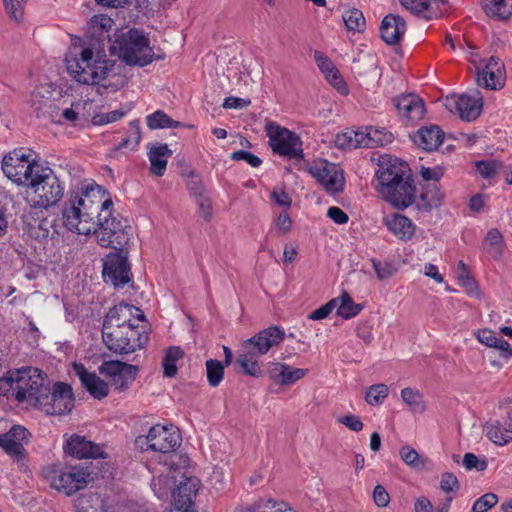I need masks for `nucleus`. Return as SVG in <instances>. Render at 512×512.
I'll use <instances>...</instances> for the list:
<instances>
[{
  "mask_svg": "<svg viewBox=\"0 0 512 512\" xmlns=\"http://www.w3.org/2000/svg\"><path fill=\"white\" fill-rule=\"evenodd\" d=\"M375 175L377 191L392 206L403 210L414 202L416 189L404 161L382 155Z\"/></svg>",
  "mask_w": 512,
  "mask_h": 512,
  "instance_id": "f257e3e1",
  "label": "nucleus"
},
{
  "mask_svg": "<svg viewBox=\"0 0 512 512\" xmlns=\"http://www.w3.org/2000/svg\"><path fill=\"white\" fill-rule=\"evenodd\" d=\"M0 396L12 398L27 407L36 408L41 399H47L48 386L41 370L22 367L9 370L0 378Z\"/></svg>",
  "mask_w": 512,
  "mask_h": 512,
  "instance_id": "f03ea898",
  "label": "nucleus"
},
{
  "mask_svg": "<svg viewBox=\"0 0 512 512\" xmlns=\"http://www.w3.org/2000/svg\"><path fill=\"white\" fill-rule=\"evenodd\" d=\"M109 38L111 54L116 55L129 66L145 67L156 60L164 59L151 46L149 34L138 28L116 30Z\"/></svg>",
  "mask_w": 512,
  "mask_h": 512,
  "instance_id": "7ed1b4c3",
  "label": "nucleus"
},
{
  "mask_svg": "<svg viewBox=\"0 0 512 512\" xmlns=\"http://www.w3.org/2000/svg\"><path fill=\"white\" fill-rule=\"evenodd\" d=\"M93 192L92 184L82 187L81 190L70 192L61 212L63 225L69 231L81 235H90L96 232V224L92 221L90 213L94 205V200L91 197Z\"/></svg>",
  "mask_w": 512,
  "mask_h": 512,
  "instance_id": "20e7f679",
  "label": "nucleus"
},
{
  "mask_svg": "<svg viewBox=\"0 0 512 512\" xmlns=\"http://www.w3.org/2000/svg\"><path fill=\"white\" fill-rule=\"evenodd\" d=\"M24 186L26 200L32 208L48 209L56 205L64 194V186L49 168L42 166Z\"/></svg>",
  "mask_w": 512,
  "mask_h": 512,
  "instance_id": "39448f33",
  "label": "nucleus"
},
{
  "mask_svg": "<svg viewBox=\"0 0 512 512\" xmlns=\"http://www.w3.org/2000/svg\"><path fill=\"white\" fill-rule=\"evenodd\" d=\"M93 49V39L86 41L80 37L72 38V46L66 54L65 65L67 72L78 83H96V59Z\"/></svg>",
  "mask_w": 512,
  "mask_h": 512,
  "instance_id": "423d86ee",
  "label": "nucleus"
},
{
  "mask_svg": "<svg viewBox=\"0 0 512 512\" xmlns=\"http://www.w3.org/2000/svg\"><path fill=\"white\" fill-rule=\"evenodd\" d=\"M92 474L91 467L83 464L65 467L52 465L44 470L50 486L67 496L84 489L93 480Z\"/></svg>",
  "mask_w": 512,
  "mask_h": 512,
  "instance_id": "0eeeda50",
  "label": "nucleus"
},
{
  "mask_svg": "<svg viewBox=\"0 0 512 512\" xmlns=\"http://www.w3.org/2000/svg\"><path fill=\"white\" fill-rule=\"evenodd\" d=\"M149 328L141 314V321L123 326L113 336L103 338L106 347L116 354H130L145 347L149 341Z\"/></svg>",
  "mask_w": 512,
  "mask_h": 512,
  "instance_id": "6e6552de",
  "label": "nucleus"
},
{
  "mask_svg": "<svg viewBox=\"0 0 512 512\" xmlns=\"http://www.w3.org/2000/svg\"><path fill=\"white\" fill-rule=\"evenodd\" d=\"M182 442L179 430L173 425L156 424L147 435L136 438V445L142 450H152L164 456L175 451Z\"/></svg>",
  "mask_w": 512,
  "mask_h": 512,
  "instance_id": "1a4fd4ad",
  "label": "nucleus"
},
{
  "mask_svg": "<svg viewBox=\"0 0 512 512\" xmlns=\"http://www.w3.org/2000/svg\"><path fill=\"white\" fill-rule=\"evenodd\" d=\"M133 236L132 227L121 215L98 221V245L123 251Z\"/></svg>",
  "mask_w": 512,
  "mask_h": 512,
  "instance_id": "9d476101",
  "label": "nucleus"
},
{
  "mask_svg": "<svg viewBox=\"0 0 512 512\" xmlns=\"http://www.w3.org/2000/svg\"><path fill=\"white\" fill-rule=\"evenodd\" d=\"M41 167L24 148L13 150L2 159L3 173L17 185L28 183Z\"/></svg>",
  "mask_w": 512,
  "mask_h": 512,
  "instance_id": "9b49d317",
  "label": "nucleus"
},
{
  "mask_svg": "<svg viewBox=\"0 0 512 512\" xmlns=\"http://www.w3.org/2000/svg\"><path fill=\"white\" fill-rule=\"evenodd\" d=\"M265 132L273 153L287 159L303 157L302 141L296 133L271 121L266 123Z\"/></svg>",
  "mask_w": 512,
  "mask_h": 512,
  "instance_id": "f8f14e48",
  "label": "nucleus"
},
{
  "mask_svg": "<svg viewBox=\"0 0 512 512\" xmlns=\"http://www.w3.org/2000/svg\"><path fill=\"white\" fill-rule=\"evenodd\" d=\"M102 261V277L105 283L111 284L115 288H123L132 282L128 248H123V251L111 250Z\"/></svg>",
  "mask_w": 512,
  "mask_h": 512,
  "instance_id": "ddd939ff",
  "label": "nucleus"
},
{
  "mask_svg": "<svg viewBox=\"0 0 512 512\" xmlns=\"http://www.w3.org/2000/svg\"><path fill=\"white\" fill-rule=\"evenodd\" d=\"M444 106L451 113L458 114L462 120L470 122L481 114L483 101L480 93L475 91L472 94L448 95Z\"/></svg>",
  "mask_w": 512,
  "mask_h": 512,
  "instance_id": "4468645a",
  "label": "nucleus"
},
{
  "mask_svg": "<svg viewBox=\"0 0 512 512\" xmlns=\"http://www.w3.org/2000/svg\"><path fill=\"white\" fill-rule=\"evenodd\" d=\"M74 406V397L72 388L65 383H56L52 392L48 391L47 399H41V403L36 408L47 415H62L72 410Z\"/></svg>",
  "mask_w": 512,
  "mask_h": 512,
  "instance_id": "2eb2a0df",
  "label": "nucleus"
},
{
  "mask_svg": "<svg viewBox=\"0 0 512 512\" xmlns=\"http://www.w3.org/2000/svg\"><path fill=\"white\" fill-rule=\"evenodd\" d=\"M310 173L328 193L335 194L344 188L343 170L337 164L320 160L310 167Z\"/></svg>",
  "mask_w": 512,
  "mask_h": 512,
  "instance_id": "dca6fc26",
  "label": "nucleus"
},
{
  "mask_svg": "<svg viewBox=\"0 0 512 512\" xmlns=\"http://www.w3.org/2000/svg\"><path fill=\"white\" fill-rule=\"evenodd\" d=\"M476 80L479 86L488 90H499L504 87L506 71L503 62L491 56L481 66H477Z\"/></svg>",
  "mask_w": 512,
  "mask_h": 512,
  "instance_id": "f3484780",
  "label": "nucleus"
},
{
  "mask_svg": "<svg viewBox=\"0 0 512 512\" xmlns=\"http://www.w3.org/2000/svg\"><path fill=\"white\" fill-rule=\"evenodd\" d=\"M98 371L109 380L111 385L121 390L135 380L138 369L134 365L121 361H106Z\"/></svg>",
  "mask_w": 512,
  "mask_h": 512,
  "instance_id": "a211bd4d",
  "label": "nucleus"
},
{
  "mask_svg": "<svg viewBox=\"0 0 512 512\" xmlns=\"http://www.w3.org/2000/svg\"><path fill=\"white\" fill-rule=\"evenodd\" d=\"M134 307L127 304L114 306L107 313L102 325V339L113 336L123 326L131 325L141 321V315L133 317Z\"/></svg>",
  "mask_w": 512,
  "mask_h": 512,
  "instance_id": "6ab92c4d",
  "label": "nucleus"
},
{
  "mask_svg": "<svg viewBox=\"0 0 512 512\" xmlns=\"http://www.w3.org/2000/svg\"><path fill=\"white\" fill-rule=\"evenodd\" d=\"M285 338V332L278 326L261 330L243 343L245 349L253 348L258 355H265L272 347L279 345Z\"/></svg>",
  "mask_w": 512,
  "mask_h": 512,
  "instance_id": "aec40b11",
  "label": "nucleus"
},
{
  "mask_svg": "<svg viewBox=\"0 0 512 512\" xmlns=\"http://www.w3.org/2000/svg\"><path fill=\"white\" fill-rule=\"evenodd\" d=\"M28 435L27 429L15 425L8 432L0 434V448L11 457L22 458L24 452L23 444L27 440Z\"/></svg>",
  "mask_w": 512,
  "mask_h": 512,
  "instance_id": "412c9836",
  "label": "nucleus"
},
{
  "mask_svg": "<svg viewBox=\"0 0 512 512\" xmlns=\"http://www.w3.org/2000/svg\"><path fill=\"white\" fill-rule=\"evenodd\" d=\"M308 370L303 368H294L286 363L272 362L268 373L270 378L277 384L288 386L296 383L307 375Z\"/></svg>",
  "mask_w": 512,
  "mask_h": 512,
  "instance_id": "4be33fe9",
  "label": "nucleus"
},
{
  "mask_svg": "<svg viewBox=\"0 0 512 512\" xmlns=\"http://www.w3.org/2000/svg\"><path fill=\"white\" fill-rule=\"evenodd\" d=\"M199 482L196 478H187L173 491L172 497L177 510L189 512L194 504Z\"/></svg>",
  "mask_w": 512,
  "mask_h": 512,
  "instance_id": "5701e85b",
  "label": "nucleus"
},
{
  "mask_svg": "<svg viewBox=\"0 0 512 512\" xmlns=\"http://www.w3.org/2000/svg\"><path fill=\"white\" fill-rule=\"evenodd\" d=\"M405 32L406 22L401 16L388 14L383 18L380 26V36L385 43L389 45L399 43Z\"/></svg>",
  "mask_w": 512,
  "mask_h": 512,
  "instance_id": "b1692460",
  "label": "nucleus"
},
{
  "mask_svg": "<svg viewBox=\"0 0 512 512\" xmlns=\"http://www.w3.org/2000/svg\"><path fill=\"white\" fill-rule=\"evenodd\" d=\"M401 5L412 14L425 19L437 18L442 14L444 0H400Z\"/></svg>",
  "mask_w": 512,
  "mask_h": 512,
  "instance_id": "393cba45",
  "label": "nucleus"
},
{
  "mask_svg": "<svg viewBox=\"0 0 512 512\" xmlns=\"http://www.w3.org/2000/svg\"><path fill=\"white\" fill-rule=\"evenodd\" d=\"M383 224L389 232L403 241L410 240L415 234L414 223L408 217L399 213L386 215L383 218Z\"/></svg>",
  "mask_w": 512,
  "mask_h": 512,
  "instance_id": "a878e982",
  "label": "nucleus"
},
{
  "mask_svg": "<svg viewBox=\"0 0 512 512\" xmlns=\"http://www.w3.org/2000/svg\"><path fill=\"white\" fill-rule=\"evenodd\" d=\"M314 60L327 81L341 94H347L348 88L334 63L322 52H314Z\"/></svg>",
  "mask_w": 512,
  "mask_h": 512,
  "instance_id": "bb28decb",
  "label": "nucleus"
},
{
  "mask_svg": "<svg viewBox=\"0 0 512 512\" xmlns=\"http://www.w3.org/2000/svg\"><path fill=\"white\" fill-rule=\"evenodd\" d=\"M398 113L410 120H420L425 113L423 100L414 94L402 95L395 100Z\"/></svg>",
  "mask_w": 512,
  "mask_h": 512,
  "instance_id": "cd10ccee",
  "label": "nucleus"
},
{
  "mask_svg": "<svg viewBox=\"0 0 512 512\" xmlns=\"http://www.w3.org/2000/svg\"><path fill=\"white\" fill-rule=\"evenodd\" d=\"M63 449L65 454L77 459L94 458L96 455L95 444L76 434L66 440Z\"/></svg>",
  "mask_w": 512,
  "mask_h": 512,
  "instance_id": "c85d7f7f",
  "label": "nucleus"
},
{
  "mask_svg": "<svg viewBox=\"0 0 512 512\" xmlns=\"http://www.w3.org/2000/svg\"><path fill=\"white\" fill-rule=\"evenodd\" d=\"M444 138L443 131L436 125L420 128L412 137L413 142L425 151L437 149Z\"/></svg>",
  "mask_w": 512,
  "mask_h": 512,
  "instance_id": "c756f323",
  "label": "nucleus"
},
{
  "mask_svg": "<svg viewBox=\"0 0 512 512\" xmlns=\"http://www.w3.org/2000/svg\"><path fill=\"white\" fill-rule=\"evenodd\" d=\"M476 338L483 345L497 349L502 359L508 360L512 357L510 344L504 338L498 337L493 330L487 328L480 329L476 333Z\"/></svg>",
  "mask_w": 512,
  "mask_h": 512,
  "instance_id": "7c9ffc66",
  "label": "nucleus"
},
{
  "mask_svg": "<svg viewBox=\"0 0 512 512\" xmlns=\"http://www.w3.org/2000/svg\"><path fill=\"white\" fill-rule=\"evenodd\" d=\"M483 431L486 437L498 446H504L512 441L511 424L506 425L500 420L486 422Z\"/></svg>",
  "mask_w": 512,
  "mask_h": 512,
  "instance_id": "2f4dec72",
  "label": "nucleus"
},
{
  "mask_svg": "<svg viewBox=\"0 0 512 512\" xmlns=\"http://www.w3.org/2000/svg\"><path fill=\"white\" fill-rule=\"evenodd\" d=\"M172 156V151L167 144H159L152 147L148 152L150 161V172L158 177L164 175L168 159Z\"/></svg>",
  "mask_w": 512,
  "mask_h": 512,
  "instance_id": "473e14b6",
  "label": "nucleus"
},
{
  "mask_svg": "<svg viewBox=\"0 0 512 512\" xmlns=\"http://www.w3.org/2000/svg\"><path fill=\"white\" fill-rule=\"evenodd\" d=\"M484 13L495 20H507L512 16V0H481Z\"/></svg>",
  "mask_w": 512,
  "mask_h": 512,
  "instance_id": "72a5a7b5",
  "label": "nucleus"
},
{
  "mask_svg": "<svg viewBox=\"0 0 512 512\" xmlns=\"http://www.w3.org/2000/svg\"><path fill=\"white\" fill-rule=\"evenodd\" d=\"M236 512H296V510L285 502H278L273 499H261L237 509Z\"/></svg>",
  "mask_w": 512,
  "mask_h": 512,
  "instance_id": "f704fd0d",
  "label": "nucleus"
},
{
  "mask_svg": "<svg viewBox=\"0 0 512 512\" xmlns=\"http://www.w3.org/2000/svg\"><path fill=\"white\" fill-rule=\"evenodd\" d=\"M146 125L150 130L187 127L184 123L173 120L162 110H156L155 112L147 115Z\"/></svg>",
  "mask_w": 512,
  "mask_h": 512,
  "instance_id": "c9c22d12",
  "label": "nucleus"
},
{
  "mask_svg": "<svg viewBox=\"0 0 512 512\" xmlns=\"http://www.w3.org/2000/svg\"><path fill=\"white\" fill-rule=\"evenodd\" d=\"M442 193L435 185L427 186L420 194V198L416 203L417 209L422 211H430L440 206L442 201Z\"/></svg>",
  "mask_w": 512,
  "mask_h": 512,
  "instance_id": "e433bc0d",
  "label": "nucleus"
},
{
  "mask_svg": "<svg viewBox=\"0 0 512 512\" xmlns=\"http://www.w3.org/2000/svg\"><path fill=\"white\" fill-rule=\"evenodd\" d=\"M31 235L39 240H45L48 238L51 240H59L60 231L58 225L56 224V219H42L39 221L37 226L32 228Z\"/></svg>",
  "mask_w": 512,
  "mask_h": 512,
  "instance_id": "4c0bfd02",
  "label": "nucleus"
},
{
  "mask_svg": "<svg viewBox=\"0 0 512 512\" xmlns=\"http://www.w3.org/2000/svg\"><path fill=\"white\" fill-rule=\"evenodd\" d=\"M336 299H338V305L335 307L337 309L336 313L343 319H351L357 316L363 309V305L355 303L346 292Z\"/></svg>",
  "mask_w": 512,
  "mask_h": 512,
  "instance_id": "58836bf2",
  "label": "nucleus"
},
{
  "mask_svg": "<svg viewBox=\"0 0 512 512\" xmlns=\"http://www.w3.org/2000/svg\"><path fill=\"white\" fill-rule=\"evenodd\" d=\"M401 398L413 413H423L426 410L423 395L417 389L410 387L402 389Z\"/></svg>",
  "mask_w": 512,
  "mask_h": 512,
  "instance_id": "ea45409f",
  "label": "nucleus"
},
{
  "mask_svg": "<svg viewBox=\"0 0 512 512\" xmlns=\"http://www.w3.org/2000/svg\"><path fill=\"white\" fill-rule=\"evenodd\" d=\"M98 202H100V211L98 212V221L108 218H113L114 216H119V213H116L113 209L114 207V199L111 193L98 185Z\"/></svg>",
  "mask_w": 512,
  "mask_h": 512,
  "instance_id": "a19ab883",
  "label": "nucleus"
},
{
  "mask_svg": "<svg viewBox=\"0 0 512 512\" xmlns=\"http://www.w3.org/2000/svg\"><path fill=\"white\" fill-rule=\"evenodd\" d=\"M257 353L247 350L237 357V363L243 369L244 373L253 376L259 377L261 375V369L257 360Z\"/></svg>",
  "mask_w": 512,
  "mask_h": 512,
  "instance_id": "79ce46f5",
  "label": "nucleus"
},
{
  "mask_svg": "<svg viewBox=\"0 0 512 512\" xmlns=\"http://www.w3.org/2000/svg\"><path fill=\"white\" fill-rule=\"evenodd\" d=\"M184 356L180 347H170L166 350L163 358V372L166 377H174L177 374V361Z\"/></svg>",
  "mask_w": 512,
  "mask_h": 512,
  "instance_id": "37998d69",
  "label": "nucleus"
},
{
  "mask_svg": "<svg viewBox=\"0 0 512 512\" xmlns=\"http://www.w3.org/2000/svg\"><path fill=\"white\" fill-rule=\"evenodd\" d=\"M342 19L349 31L363 32L365 30V17L359 9L352 8L344 11Z\"/></svg>",
  "mask_w": 512,
  "mask_h": 512,
  "instance_id": "c03bdc74",
  "label": "nucleus"
},
{
  "mask_svg": "<svg viewBox=\"0 0 512 512\" xmlns=\"http://www.w3.org/2000/svg\"><path fill=\"white\" fill-rule=\"evenodd\" d=\"M73 371L78 376L83 387L93 396L96 397V375L89 372L82 363H74Z\"/></svg>",
  "mask_w": 512,
  "mask_h": 512,
  "instance_id": "a18cd8bd",
  "label": "nucleus"
},
{
  "mask_svg": "<svg viewBox=\"0 0 512 512\" xmlns=\"http://www.w3.org/2000/svg\"><path fill=\"white\" fill-rule=\"evenodd\" d=\"M173 485L174 481L168 475H158L151 481V488L159 499H166L170 493L172 494Z\"/></svg>",
  "mask_w": 512,
  "mask_h": 512,
  "instance_id": "49530a36",
  "label": "nucleus"
},
{
  "mask_svg": "<svg viewBox=\"0 0 512 512\" xmlns=\"http://www.w3.org/2000/svg\"><path fill=\"white\" fill-rule=\"evenodd\" d=\"M457 278L459 284L467 289V292L470 296L478 295V288L476 283L470 275L465 263L461 260L457 264Z\"/></svg>",
  "mask_w": 512,
  "mask_h": 512,
  "instance_id": "de8ad7c7",
  "label": "nucleus"
},
{
  "mask_svg": "<svg viewBox=\"0 0 512 512\" xmlns=\"http://www.w3.org/2000/svg\"><path fill=\"white\" fill-rule=\"evenodd\" d=\"M369 147L385 146L393 141V135L385 128L367 127Z\"/></svg>",
  "mask_w": 512,
  "mask_h": 512,
  "instance_id": "09e8293b",
  "label": "nucleus"
},
{
  "mask_svg": "<svg viewBox=\"0 0 512 512\" xmlns=\"http://www.w3.org/2000/svg\"><path fill=\"white\" fill-rule=\"evenodd\" d=\"M502 242L503 238L499 230L491 229L485 237L484 246L488 253L494 258H498L501 255Z\"/></svg>",
  "mask_w": 512,
  "mask_h": 512,
  "instance_id": "8fccbe9b",
  "label": "nucleus"
},
{
  "mask_svg": "<svg viewBox=\"0 0 512 512\" xmlns=\"http://www.w3.org/2000/svg\"><path fill=\"white\" fill-rule=\"evenodd\" d=\"M402 461L414 469H422L425 467L426 460L410 446H403L399 451Z\"/></svg>",
  "mask_w": 512,
  "mask_h": 512,
  "instance_id": "3c124183",
  "label": "nucleus"
},
{
  "mask_svg": "<svg viewBox=\"0 0 512 512\" xmlns=\"http://www.w3.org/2000/svg\"><path fill=\"white\" fill-rule=\"evenodd\" d=\"M206 372L208 383L216 387L223 380L224 366L218 360L209 359L206 361Z\"/></svg>",
  "mask_w": 512,
  "mask_h": 512,
  "instance_id": "603ef678",
  "label": "nucleus"
},
{
  "mask_svg": "<svg viewBox=\"0 0 512 512\" xmlns=\"http://www.w3.org/2000/svg\"><path fill=\"white\" fill-rule=\"evenodd\" d=\"M141 129L139 125V121L135 120L130 123L129 136L122 139L119 144L116 146V150L122 148H129L133 150L141 141Z\"/></svg>",
  "mask_w": 512,
  "mask_h": 512,
  "instance_id": "864d4df0",
  "label": "nucleus"
},
{
  "mask_svg": "<svg viewBox=\"0 0 512 512\" xmlns=\"http://www.w3.org/2000/svg\"><path fill=\"white\" fill-rule=\"evenodd\" d=\"M53 95L52 86L48 83L41 84L35 88L31 94V103L35 109L39 110Z\"/></svg>",
  "mask_w": 512,
  "mask_h": 512,
  "instance_id": "5fc2aeb1",
  "label": "nucleus"
},
{
  "mask_svg": "<svg viewBox=\"0 0 512 512\" xmlns=\"http://www.w3.org/2000/svg\"><path fill=\"white\" fill-rule=\"evenodd\" d=\"M389 394V388L385 384L372 385L365 394V400L370 405H379Z\"/></svg>",
  "mask_w": 512,
  "mask_h": 512,
  "instance_id": "6e6d98bb",
  "label": "nucleus"
},
{
  "mask_svg": "<svg viewBox=\"0 0 512 512\" xmlns=\"http://www.w3.org/2000/svg\"><path fill=\"white\" fill-rule=\"evenodd\" d=\"M475 167L483 178L490 179L500 171L502 165L494 159H489L476 162Z\"/></svg>",
  "mask_w": 512,
  "mask_h": 512,
  "instance_id": "4d7b16f0",
  "label": "nucleus"
},
{
  "mask_svg": "<svg viewBox=\"0 0 512 512\" xmlns=\"http://www.w3.org/2000/svg\"><path fill=\"white\" fill-rule=\"evenodd\" d=\"M93 105V102L88 101H78L71 105L70 108H66L62 112L63 118L68 122H74L78 119V117L86 118L87 115L84 113V109L86 106L91 107Z\"/></svg>",
  "mask_w": 512,
  "mask_h": 512,
  "instance_id": "13d9d810",
  "label": "nucleus"
},
{
  "mask_svg": "<svg viewBox=\"0 0 512 512\" xmlns=\"http://www.w3.org/2000/svg\"><path fill=\"white\" fill-rule=\"evenodd\" d=\"M3 3L10 19L15 22L23 19L26 0H3Z\"/></svg>",
  "mask_w": 512,
  "mask_h": 512,
  "instance_id": "bf43d9fd",
  "label": "nucleus"
},
{
  "mask_svg": "<svg viewBox=\"0 0 512 512\" xmlns=\"http://www.w3.org/2000/svg\"><path fill=\"white\" fill-rule=\"evenodd\" d=\"M356 136L354 129H346L336 135L335 145L340 149H356L358 148L357 139L354 138Z\"/></svg>",
  "mask_w": 512,
  "mask_h": 512,
  "instance_id": "052dcab7",
  "label": "nucleus"
},
{
  "mask_svg": "<svg viewBox=\"0 0 512 512\" xmlns=\"http://www.w3.org/2000/svg\"><path fill=\"white\" fill-rule=\"evenodd\" d=\"M498 502V497L494 493H486L479 497L472 506V512H486L493 508Z\"/></svg>",
  "mask_w": 512,
  "mask_h": 512,
  "instance_id": "680f3d73",
  "label": "nucleus"
},
{
  "mask_svg": "<svg viewBox=\"0 0 512 512\" xmlns=\"http://www.w3.org/2000/svg\"><path fill=\"white\" fill-rule=\"evenodd\" d=\"M76 512H96L95 495L92 492L82 494L75 502Z\"/></svg>",
  "mask_w": 512,
  "mask_h": 512,
  "instance_id": "e2e57ef3",
  "label": "nucleus"
},
{
  "mask_svg": "<svg viewBox=\"0 0 512 512\" xmlns=\"http://www.w3.org/2000/svg\"><path fill=\"white\" fill-rule=\"evenodd\" d=\"M338 305V299H331L326 304L322 305L321 307L317 308L316 310L312 311L308 318L310 320L318 321L326 319L331 312L335 309V307Z\"/></svg>",
  "mask_w": 512,
  "mask_h": 512,
  "instance_id": "0e129e2a",
  "label": "nucleus"
},
{
  "mask_svg": "<svg viewBox=\"0 0 512 512\" xmlns=\"http://www.w3.org/2000/svg\"><path fill=\"white\" fill-rule=\"evenodd\" d=\"M128 110L124 108L115 109L111 112H98V126L114 123L122 119Z\"/></svg>",
  "mask_w": 512,
  "mask_h": 512,
  "instance_id": "69168bd1",
  "label": "nucleus"
},
{
  "mask_svg": "<svg viewBox=\"0 0 512 512\" xmlns=\"http://www.w3.org/2000/svg\"><path fill=\"white\" fill-rule=\"evenodd\" d=\"M292 220L286 211L281 212L273 222V229L278 235H284L291 230Z\"/></svg>",
  "mask_w": 512,
  "mask_h": 512,
  "instance_id": "338daca9",
  "label": "nucleus"
},
{
  "mask_svg": "<svg viewBox=\"0 0 512 512\" xmlns=\"http://www.w3.org/2000/svg\"><path fill=\"white\" fill-rule=\"evenodd\" d=\"M459 481L451 472H445L441 476L440 489L445 493L456 492L459 490Z\"/></svg>",
  "mask_w": 512,
  "mask_h": 512,
  "instance_id": "774afa93",
  "label": "nucleus"
}]
</instances>
